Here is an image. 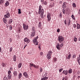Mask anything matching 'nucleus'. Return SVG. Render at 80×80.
<instances>
[{"label": "nucleus", "mask_w": 80, "mask_h": 80, "mask_svg": "<svg viewBox=\"0 0 80 80\" xmlns=\"http://www.w3.org/2000/svg\"><path fill=\"white\" fill-rule=\"evenodd\" d=\"M9 28L10 30H12V26H9Z\"/></svg>", "instance_id": "obj_45"}, {"label": "nucleus", "mask_w": 80, "mask_h": 80, "mask_svg": "<svg viewBox=\"0 0 80 80\" xmlns=\"http://www.w3.org/2000/svg\"><path fill=\"white\" fill-rule=\"evenodd\" d=\"M19 33H20L21 32V29L20 28H19L18 29Z\"/></svg>", "instance_id": "obj_49"}, {"label": "nucleus", "mask_w": 80, "mask_h": 80, "mask_svg": "<svg viewBox=\"0 0 80 80\" xmlns=\"http://www.w3.org/2000/svg\"><path fill=\"white\" fill-rule=\"evenodd\" d=\"M27 45H26L24 47V49H25V47H27Z\"/></svg>", "instance_id": "obj_61"}, {"label": "nucleus", "mask_w": 80, "mask_h": 80, "mask_svg": "<svg viewBox=\"0 0 80 80\" xmlns=\"http://www.w3.org/2000/svg\"><path fill=\"white\" fill-rule=\"evenodd\" d=\"M38 48H39V50H40V45H38Z\"/></svg>", "instance_id": "obj_57"}, {"label": "nucleus", "mask_w": 80, "mask_h": 80, "mask_svg": "<svg viewBox=\"0 0 80 80\" xmlns=\"http://www.w3.org/2000/svg\"><path fill=\"white\" fill-rule=\"evenodd\" d=\"M67 3H66L65 2H64L63 3V4H62V7L63 8H65L66 7H67Z\"/></svg>", "instance_id": "obj_12"}, {"label": "nucleus", "mask_w": 80, "mask_h": 80, "mask_svg": "<svg viewBox=\"0 0 80 80\" xmlns=\"http://www.w3.org/2000/svg\"><path fill=\"white\" fill-rule=\"evenodd\" d=\"M62 12L63 14H64V15H65V10L64 8L62 9Z\"/></svg>", "instance_id": "obj_27"}, {"label": "nucleus", "mask_w": 80, "mask_h": 80, "mask_svg": "<svg viewBox=\"0 0 80 80\" xmlns=\"http://www.w3.org/2000/svg\"><path fill=\"white\" fill-rule=\"evenodd\" d=\"M71 57H72V55H71V54H69L68 56V59L69 60H70Z\"/></svg>", "instance_id": "obj_21"}, {"label": "nucleus", "mask_w": 80, "mask_h": 80, "mask_svg": "<svg viewBox=\"0 0 80 80\" xmlns=\"http://www.w3.org/2000/svg\"><path fill=\"white\" fill-rule=\"evenodd\" d=\"M2 66L3 67H6V64L4 63H2Z\"/></svg>", "instance_id": "obj_32"}, {"label": "nucleus", "mask_w": 80, "mask_h": 80, "mask_svg": "<svg viewBox=\"0 0 80 80\" xmlns=\"http://www.w3.org/2000/svg\"><path fill=\"white\" fill-rule=\"evenodd\" d=\"M64 23L65 25H67V22L66 21V20H64Z\"/></svg>", "instance_id": "obj_55"}, {"label": "nucleus", "mask_w": 80, "mask_h": 80, "mask_svg": "<svg viewBox=\"0 0 80 80\" xmlns=\"http://www.w3.org/2000/svg\"><path fill=\"white\" fill-rule=\"evenodd\" d=\"M8 74H10V73H11V71L10 70L8 72Z\"/></svg>", "instance_id": "obj_51"}, {"label": "nucleus", "mask_w": 80, "mask_h": 80, "mask_svg": "<svg viewBox=\"0 0 80 80\" xmlns=\"http://www.w3.org/2000/svg\"><path fill=\"white\" fill-rule=\"evenodd\" d=\"M68 71L67 70L66 71L63 70L62 72V73L65 75H68Z\"/></svg>", "instance_id": "obj_11"}, {"label": "nucleus", "mask_w": 80, "mask_h": 80, "mask_svg": "<svg viewBox=\"0 0 80 80\" xmlns=\"http://www.w3.org/2000/svg\"><path fill=\"white\" fill-rule=\"evenodd\" d=\"M3 80H8V79L6 77H4L3 78Z\"/></svg>", "instance_id": "obj_42"}, {"label": "nucleus", "mask_w": 80, "mask_h": 80, "mask_svg": "<svg viewBox=\"0 0 80 80\" xmlns=\"http://www.w3.org/2000/svg\"><path fill=\"white\" fill-rule=\"evenodd\" d=\"M40 55H43V52H41L40 53Z\"/></svg>", "instance_id": "obj_64"}, {"label": "nucleus", "mask_w": 80, "mask_h": 80, "mask_svg": "<svg viewBox=\"0 0 80 80\" xmlns=\"http://www.w3.org/2000/svg\"><path fill=\"white\" fill-rule=\"evenodd\" d=\"M60 44L58 43L57 44L56 48H57L58 50H61V48L60 47Z\"/></svg>", "instance_id": "obj_13"}, {"label": "nucleus", "mask_w": 80, "mask_h": 80, "mask_svg": "<svg viewBox=\"0 0 80 80\" xmlns=\"http://www.w3.org/2000/svg\"><path fill=\"white\" fill-rule=\"evenodd\" d=\"M41 17L42 18H43V13H44L43 9H42V10L41 9Z\"/></svg>", "instance_id": "obj_8"}, {"label": "nucleus", "mask_w": 80, "mask_h": 80, "mask_svg": "<svg viewBox=\"0 0 80 80\" xmlns=\"http://www.w3.org/2000/svg\"><path fill=\"white\" fill-rule=\"evenodd\" d=\"M53 52L52 51H49L48 52V54H47V57L48 59H50L51 58V55H52V53Z\"/></svg>", "instance_id": "obj_4"}, {"label": "nucleus", "mask_w": 80, "mask_h": 80, "mask_svg": "<svg viewBox=\"0 0 80 80\" xmlns=\"http://www.w3.org/2000/svg\"><path fill=\"white\" fill-rule=\"evenodd\" d=\"M59 17H60V18H62V12H61L60 13V14L59 15Z\"/></svg>", "instance_id": "obj_36"}, {"label": "nucleus", "mask_w": 80, "mask_h": 80, "mask_svg": "<svg viewBox=\"0 0 80 80\" xmlns=\"http://www.w3.org/2000/svg\"><path fill=\"white\" fill-rule=\"evenodd\" d=\"M38 36H37L36 38H35L32 41L33 43H34L35 45H38V42L37 41V39H38Z\"/></svg>", "instance_id": "obj_3"}, {"label": "nucleus", "mask_w": 80, "mask_h": 80, "mask_svg": "<svg viewBox=\"0 0 80 80\" xmlns=\"http://www.w3.org/2000/svg\"><path fill=\"white\" fill-rule=\"evenodd\" d=\"M6 7H7L9 5V3H8V1H7L5 4Z\"/></svg>", "instance_id": "obj_23"}, {"label": "nucleus", "mask_w": 80, "mask_h": 80, "mask_svg": "<svg viewBox=\"0 0 80 80\" xmlns=\"http://www.w3.org/2000/svg\"><path fill=\"white\" fill-rule=\"evenodd\" d=\"M73 26L74 28H76V27H77V25H76V24H73Z\"/></svg>", "instance_id": "obj_46"}, {"label": "nucleus", "mask_w": 80, "mask_h": 80, "mask_svg": "<svg viewBox=\"0 0 80 80\" xmlns=\"http://www.w3.org/2000/svg\"><path fill=\"white\" fill-rule=\"evenodd\" d=\"M48 78L47 77H46V76H45L44 77V78H43L41 79V80H47Z\"/></svg>", "instance_id": "obj_20"}, {"label": "nucleus", "mask_w": 80, "mask_h": 80, "mask_svg": "<svg viewBox=\"0 0 80 80\" xmlns=\"http://www.w3.org/2000/svg\"><path fill=\"white\" fill-rule=\"evenodd\" d=\"M60 30L59 29H58L57 30V32H60Z\"/></svg>", "instance_id": "obj_52"}, {"label": "nucleus", "mask_w": 80, "mask_h": 80, "mask_svg": "<svg viewBox=\"0 0 80 80\" xmlns=\"http://www.w3.org/2000/svg\"><path fill=\"white\" fill-rule=\"evenodd\" d=\"M78 60H80V54H79V57H78Z\"/></svg>", "instance_id": "obj_54"}, {"label": "nucleus", "mask_w": 80, "mask_h": 80, "mask_svg": "<svg viewBox=\"0 0 80 80\" xmlns=\"http://www.w3.org/2000/svg\"><path fill=\"white\" fill-rule=\"evenodd\" d=\"M52 7H54V3H52Z\"/></svg>", "instance_id": "obj_58"}, {"label": "nucleus", "mask_w": 80, "mask_h": 80, "mask_svg": "<svg viewBox=\"0 0 80 80\" xmlns=\"http://www.w3.org/2000/svg\"><path fill=\"white\" fill-rule=\"evenodd\" d=\"M18 14H21L22 13V12H21V9H18Z\"/></svg>", "instance_id": "obj_24"}, {"label": "nucleus", "mask_w": 80, "mask_h": 80, "mask_svg": "<svg viewBox=\"0 0 80 80\" xmlns=\"http://www.w3.org/2000/svg\"><path fill=\"white\" fill-rule=\"evenodd\" d=\"M53 61H54V62H57V59L55 58L53 59Z\"/></svg>", "instance_id": "obj_37"}, {"label": "nucleus", "mask_w": 80, "mask_h": 80, "mask_svg": "<svg viewBox=\"0 0 80 80\" xmlns=\"http://www.w3.org/2000/svg\"><path fill=\"white\" fill-rule=\"evenodd\" d=\"M11 74H8V79H11L12 78V77H11Z\"/></svg>", "instance_id": "obj_31"}, {"label": "nucleus", "mask_w": 80, "mask_h": 80, "mask_svg": "<svg viewBox=\"0 0 80 80\" xmlns=\"http://www.w3.org/2000/svg\"><path fill=\"white\" fill-rule=\"evenodd\" d=\"M58 40L59 43H62L63 41L64 40V38L63 37H62V36H58Z\"/></svg>", "instance_id": "obj_1"}, {"label": "nucleus", "mask_w": 80, "mask_h": 80, "mask_svg": "<svg viewBox=\"0 0 80 80\" xmlns=\"http://www.w3.org/2000/svg\"><path fill=\"white\" fill-rule=\"evenodd\" d=\"M52 6V4H51L50 5V6H51V7H52L53 6Z\"/></svg>", "instance_id": "obj_62"}, {"label": "nucleus", "mask_w": 80, "mask_h": 80, "mask_svg": "<svg viewBox=\"0 0 80 80\" xmlns=\"http://www.w3.org/2000/svg\"><path fill=\"white\" fill-rule=\"evenodd\" d=\"M72 58H76V54L74 53L73 55Z\"/></svg>", "instance_id": "obj_30"}, {"label": "nucleus", "mask_w": 80, "mask_h": 80, "mask_svg": "<svg viewBox=\"0 0 80 80\" xmlns=\"http://www.w3.org/2000/svg\"><path fill=\"white\" fill-rule=\"evenodd\" d=\"M77 41V38H74V42H76Z\"/></svg>", "instance_id": "obj_39"}, {"label": "nucleus", "mask_w": 80, "mask_h": 80, "mask_svg": "<svg viewBox=\"0 0 80 80\" xmlns=\"http://www.w3.org/2000/svg\"><path fill=\"white\" fill-rule=\"evenodd\" d=\"M38 27L39 28V29H40V22L39 23V25H38Z\"/></svg>", "instance_id": "obj_44"}, {"label": "nucleus", "mask_w": 80, "mask_h": 80, "mask_svg": "<svg viewBox=\"0 0 80 80\" xmlns=\"http://www.w3.org/2000/svg\"><path fill=\"white\" fill-rule=\"evenodd\" d=\"M23 75L26 77V78H28V75L26 72H24L23 73Z\"/></svg>", "instance_id": "obj_14"}, {"label": "nucleus", "mask_w": 80, "mask_h": 80, "mask_svg": "<svg viewBox=\"0 0 80 80\" xmlns=\"http://www.w3.org/2000/svg\"><path fill=\"white\" fill-rule=\"evenodd\" d=\"M29 66L30 67H35V65L33 64V63H30Z\"/></svg>", "instance_id": "obj_18"}, {"label": "nucleus", "mask_w": 80, "mask_h": 80, "mask_svg": "<svg viewBox=\"0 0 80 80\" xmlns=\"http://www.w3.org/2000/svg\"><path fill=\"white\" fill-rule=\"evenodd\" d=\"M4 0H0V5H1V4L4 2Z\"/></svg>", "instance_id": "obj_29"}, {"label": "nucleus", "mask_w": 80, "mask_h": 80, "mask_svg": "<svg viewBox=\"0 0 80 80\" xmlns=\"http://www.w3.org/2000/svg\"><path fill=\"white\" fill-rule=\"evenodd\" d=\"M22 63H20L18 64V68H21V67H22Z\"/></svg>", "instance_id": "obj_22"}, {"label": "nucleus", "mask_w": 80, "mask_h": 80, "mask_svg": "<svg viewBox=\"0 0 80 80\" xmlns=\"http://www.w3.org/2000/svg\"><path fill=\"white\" fill-rule=\"evenodd\" d=\"M60 47L62 48L63 46V44H61L60 45Z\"/></svg>", "instance_id": "obj_48"}, {"label": "nucleus", "mask_w": 80, "mask_h": 80, "mask_svg": "<svg viewBox=\"0 0 80 80\" xmlns=\"http://www.w3.org/2000/svg\"><path fill=\"white\" fill-rule=\"evenodd\" d=\"M10 70H11V71H12V70H13V68H12V67H11L10 68Z\"/></svg>", "instance_id": "obj_56"}, {"label": "nucleus", "mask_w": 80, "mask_h": 80, "mask_svg": "<svg viewBox=\"0 0 80 80\" xmlns=\"http://www.w3.org/2000/svg\"><path fill=\"white\" fill-rule=\"evenodd\" d=\"M72 18L73 20H75V16H74V15H72Z\"/></svg>", "instance_id": "obj_35"}, {"label": "nucleus", "mask_w": 80, "mask_h": 80, "mask_svg": "<svg viewBox=\"0 0 80 80\" xmlns=\"http://www.w3.org/2000/svg\"><path fill=\"white\" fill-rule=\"evenodd\" d=\"M4 22L5 23H7V20H6V19L5 18L4 19Z\"/></svg>", "instance_id": "obj_40"}, {"label": "nucleus", "mask_w": 80, "mask_h": 80, "mask_svg": "<svg viewBox=\"0 0 80 80\" xmlns=\"http://www.w3.org/2000/svg\"><path fill=\"white\" fill-rule=\"evenodd\" d=\"M13 61H14L15 62L16 61V56L15 55H14L13 56Z\"/></svg>", "instance_id": "obj_28"}, {"label": "nucleus", "mask_w": 80, "mask_h": 80, "mask_svg": "<svg viewBox=\"0 0 80 80\" xmlns=\"http://www.w3.org/2000/svg\"><path fill=\"white\" fill-rule=\"evenodd\" d=\"M7 13V14H5L4 15L5 18H9L10 17V14L9 13V12H8V13Z\"/></svg>", "instance_id": "obj_9"}, {"label": "nucleus", "mask_w": 80, "mask_h": 80, "mask_svg": "<svg viewBox=\"0 0 80 80\" xmlns=\"http://www.w3.org/2000/svg\"><path fill=\"white\" fill-rule=\"evenodd\" d=\"M40 71H41V72H42V71H43V69H42V68H41V69H40Z\"/></svg>", "instance_id": "obj_60"}, {"label": "nucleus", "mask_w": 80, "mask_h": 80, "mask_svg": "<svg viewBox=\"0 0 80 80\" xmlns=\"http://www.w3.org/2000/svg\"><path fill=\"white\" fill-rule=\"evenodd\" d=\"M42 3H43L44 5H47V2L45 1L44 2H42Z\"/></svg>", "instance_id": "obj_38"}, {"label": "nucleus", "mask_w": 80, "mask_h": 80, "mask_svg": "<svg viewBox=\"0 0 80 80\" xmlns=\"http://www.w3.org/2000/svg\"><path fill=\"white\" fill-rule=\"evenodd\" d=\"M12 50H13V49L12 48H10L9 52H12Z\"/></svg>", "instance_id": "obj_43"}, {"label": "nucleus", "mask_w": 80, "mask_h": 80, "mask_svg": "<svg viewBox=\"0 0 80 80\" xmlns=\"http://www.w3.org/2000/svg\"><path fill=\"white\" fill-rule=\"evenodd\" d=\"M68 77H67V76H65V78H64V79L65 80H67V78H68Z\"/></svg>", "instance_id": "obj_41"}, {"label": "nucleus", "mask_w": 80, "mask_h": 80, "mask_svg": "<svg viewBox=\"0 0 80 80\" xmlns=\"http://www.w3.org/2000/svg\"><path fill=\"white\" fill-rule=\"evenodd\" d=\"M62 1L59 2V3L62 4Z\"/></svg>", "instance_id": "obj_63"}, {"label": "nucleus", "mask_w": 80, "mask_h": 80, "mask_svg": "<svg viewBox=\"0 0 80 80\" xmlns=\"http://www.w3.org/2000/svg\"><path fill=\"white\" fill-rule=\"evenodd\" d=\"M34 67H35V68H38V66L35 65V66Z\"/></svg>", "instance_id": "obj_50"}, {"label": "nucleus", "mask_w": 80, "mask_h": 80, "mask_svg": "<svg viewBox=\"0 0 80 80\" xmlns=\"http://www.w3.org/2000/svg\"><path fill=\"white\" fill-rule=\"evenodd\" d=\"M77 29H80V25L79 24H78L77 25Z\"/></svg>", "instance_id": "obj_25"}, {"label": "nucleus", "mask_w": 80, "mask_h": 80, "mask_svg": "<svg viewBox=\"0 0 80 80\" xmlns=\"http://www.w3.org/2000/svg\"><path fill=\"white\" fill-rule=\"evenodd\" d=\"M18 79H20L21 78V77H22V73H20L18 75Z\"/></svg>", "instance_id": "obj_15"}, {"label": "nucleus", "mask_w": 80, "mask_h": 80, "mask_svg": "<svg viewBox=\"0 0 80 80\" xmlns=\"http://www.w3.org/2000/svg\"><path fill=\"white\" fill-rule=\"evenodd\" d=\"M12 22H13V20H12V19H10L9 21L10 24L11 23H12Z\"/></svg>", "instance_id": "obj_34"}, {"label": "nucleus", "mask_w": 80, "mask_h": 80, "mask_svg": "<svg viewBox=\"0 0 80 80\" xmlns=\"http://www.w3.org/2000/svg\"><path fill=\"white\" fill-rule=\"evenodd\" d=\"M23 41L24 42H26L27 43V44H26L27 45V44H28L29 42H30V40L28 39L27 38H25L23 39Z\"/></svg>", "instance_id": "obj_7"}, {"label": "nucleus", "mask_w": 80, "mask_h": 80, "mask_svg": "<svg viewBox=\"0 0 80 80\" xmlns=\"http://www.w3.org/2000/svg\"><path fill=\"white\" fill-rule=\"evenodd\" d=\"M23 28L24 30H27L28 29V25H26V24L23 23Z\"/></svg>", "instance_id": "obj_5"}, {"label": "nucleus", "mask_w": 80, "mask_h": 80, "mask_svg": "<svg viewBox=\"0 0 80 80\" xmlns=\"http://www.w3.org/2000/svg\"><path fill=\"white\" fill-rule=\"evenodd\" d=\"M39 12H38V14H40V6H39Z\"/></svg>", "instance_id": "obj_33"}, {"label": "nucleus", "mask_w": 80, "mask_h": 80, "mask_svg": "<svg viewBox=\"0 0 80 80\" xmlns=\"http://www.w3.org/2000/svg\"><path fill=\"white\" fill-rule=\"evenodd\" d=\"M80 78V76H78V77H77V78H78V79H79V78Z\"/></svg>", "instance_id": "obj_59"}, {"label": "nucleus", "mask_w": 80, "mask_h": 80, "mask_svg": "<svg viewBox=\"0 0 80 80\" xmlns=\"http://www.w3.org/2000/svg\"><path fill=\"white\" fill-rule=\"evenodd\" d=\"M47 15L48 22H50V20H51V16L50 14V13L48 12L47 13Z\"/></svg>", "instance_id": "obj_6"}, {"label": "nucleus", "mask_w": 80, "mask_h": 80, "mask_svg": "<svg viewBox=\"0 0 80 80\" xmlns=\"http://www.w3.org/2000/svg\"><path fill=\"white\" fill-rule=\"evenodd\" d=\"M63 68L60 69V70H59V72H61Z\"/></svg>", "instance_id": "obj_47"}, {"label": "nucleus", "mask_w": 80, "mask_h": 80, "mask_svg": "<svg viewBox=\"0 0 80 80\" xmlns=\"http://www.w3.org/2000/svg\"><path fill=\"white\" fill-rule=\"evenodd\" d=\"M72 7L73 8H76V4H75V3H73L72 4Z\"/></svg>", "instance_id": "obj_26"}, {"label": "nucleus", "mask_w": 80, "mask_h": 80, "mask_svg": "<svg viewBox=\"0 0 80 80\" xmlns=\"http://www.w3.org/2000/svg\"><path fill=\"white\" fill-rule=\"evenodd\" d=\"M72 72H73V70H72V69L71 68H70L68 71L69 73H70V74L72 73Z\"/></svg>", "instance_id": "obj_17"}, {"label": "nucleus", "mask_w": 80, "mask_h": 80, "mask_svg": "<svg viewBox=\"0 0 80 80\" xmlns=\"http://www.w3.org/2000/svg\"><path fill=\"white\" fill-rule=\"evenodd\" d=\"M70 23H71V20L69 19L68 20V22L67 23V24H68V26H70Z\"/></svg>", "instance_id": "obj_19"}, {"label": "nucleus", "mask_w": 80, "mask_h": 80, "mask_svg": "<svg viewBox=\"0 0 80 80\" xmlns=\"http://www.w3.org/2000/svg\"><path fill=\"white\" fill-rule=\"evenodd\" d=\"M65 13L66 15H70V12L68 11V8H67L65 9Z\"/></svg>", "instance_id": "obj_10"}, {"label": "nucleus", "mask_w": 80, "mask_h": 80, "mask_svg": "<svg viewBox=\"0 0 80 80\" xmlns=\"http://www.w3.org/2000/svg\"><path fill=\"white\" fill-rule=\"evenodd\" d=\"M13 74L14 76H16V77H17V75H18L17 71H14L13 72Z\"/></svg>", "instance_id": "obj_16"}, {"label": "nucleus", "mask_w": 80, "mask_h": 80, "mask_svg": "<svg viewBox=\"0 0 80 80\" xmlns=\"http://www.w3.org/2000/svg\"><path fill=\"white\" fill-rule=\"evenodd\" d=\"M33 28H34L33 27V28L32 30V32H31V36H30V38H32V37H34L36 33V31H35V29H34Z\"/></svg>", "instance_id": "obj_2"}, {"label": "nucleus", "mask_w": 80, "mask_h": 80, "mask_svg": "<svg viewBox=\"0 0 80 80\" xmlns=\"http://www.w3.org/2000/svg\"><path fill=\"white\" fill-rule=\"evenodd\" d=\"M78 62L79 63V65H80V59L79 60H78Z\"/></svg>", "instance_id": "obj_53"}]
</instances>
